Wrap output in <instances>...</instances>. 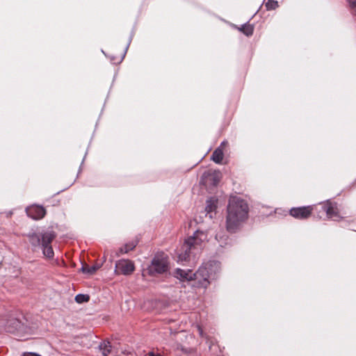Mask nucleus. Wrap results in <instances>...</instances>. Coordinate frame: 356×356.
Listing matches in <instances>:
<instances>
[{
    "mask_svg": "<svg viewBox=\"0 0 356 356\" xmlns=\"http://www.w3.org/2000/svg\"><path fill=\"white\" fill-rule=\"evenodd\" d=\"M248 213L249 207L245 200L238 197H230L227 208V230L235 233L248 219Z\"/></svg>",
    "mask_w": 356,
    "mask_h": 356,
    "instance_id": "f257e3e1",
    "label": "nucleus"
},
{
    "mask_svg": "<svg viewBox=\"0 0 356 356\" xmlns=\"http://www.w3.org/2000/svg\"><path fill=\"white\" fill-rule=\"evenodd\" d=\"M207 240L206 232L200 230L195 232L193 236L185 239L181 248L177 250L178 262L189 261L191 254L195 255L198 253Z\"/></svg>",
    "mask_w": 356,
    "mask_h": 356,
    "instance_id": "f03ea898",
    "label": "nucleus"
},
{
    "mask_svg": "<svg viewBox=\"0 0 356 356\" xmlns=\"http://www.w3.org/2000/svg\"><path fill=\"white\" fill-rule=\"evenodd\" d=\"M220 270V263L216 261H210L201 266L193 275L195 280L198 281L200 286L207 288L211 282L216 278V275Z\"/></svg>",
    "mask_w": 356,
    "mask_h": 356,
    "instance_id": "7ed1b4c3",
    "label": "nucleus"
},
{
    "mask_svg": "<svg viewBox=\"0 0 356 356\" xmlns=\"http://www.w3.org/2000/svg\"><path fill=\"white\" fill-rule=\"evenodd\" d=\"M148 273L150 275L156 274H162L168 270V261L167 257L163 255H156L147 268Z\"/></svg>",
    "mask_w": 356,
    "mask_h": 356,
    "instance_id": "20e7f679",
    "label": "nucleus"
},
{
    "mask_svg": "<svg viewBox=\"0 0 356 356\" xmlns=\"http://www.w3.org/2000/svg\"><path fill=\"white\" fill-rule=\"evenodd\" d=\"M314 210H318V207L316 205L293 207L289 210V214L296 219L305 220L311 216Z\"/></svg>",
    "mask_w": 356,
    "mask_h": 356,
    "instance_id": "39448f33",
    "label": "nucleus"
},
{
    "mask_svg": "<svg viewBox=\"0 0 356 356\" xmlns=\"http://www.w3.org/2000/svg\"><path fill=\"white\" fill-rule=\"evenodd\" d=\"M316 206L318 207V210H316V211L318 213H325L326 216L328 218L336 220L339 217V209L337 204L335 202L327 201Z\"/></svg>",
    "mask_w": 356,
    "mask_h": 356,
    "instance_id": "423d86ee",
    "label": "nucleus"
},
{
    "mask_svg": "<svg viewBox=\"0 0 356 356\" xmlns=\"http://www.w3.org/2000/svg\"><path fill=\"white\" fill-rule=\"evenodd\" d=\"M115 270L124 275H131L135 270L134 264L129 259H121L115 264Z\"/></svg>",
    "mask_w": 356,
    "mask_h": 356,
    "instance_id": "0eeeda50",
    "label": "nucleus"
},
{
    "mask_svg": "<svg viewBox=\"0 0 356 356\" xmlns=\"http://www.w3.org/2000/svg\"><path fill=\"white\" fill-rule=\"evenodd\" d=\"M0 326L5 327V329L8 332H15L22 330V323L17 318H10L6 321L0 323Z\"/></svg>",
    "mask_w": 356,
    "mask_h": 356,
    "instance_id": "6e6552de",
    "label": "nucleus"
},
{
    "mask_svg": "<svg viewBox=\"0 0 356 356\" xmlns=\"http://www.w3.org/2000/svg\"><path fill=\"white\" fill-rule=\"evenodd\" d=\"M26 213L30 218L34 220H39L45 216L46 211L41 206H33L26 209Z\"/></svg>",
    "mask_w": 356,
    "mask_h": 356,
    "instance_id": "1a4fd4ad",
    "label": "nucleus"
},
{
    "mask_svg": "<svg viewBox=\"0 0 356 356\" xmlns=\"http://www.w3.org/2000/svg\"><path fill=\"white\" fill-rule=\"evenodd\" d=\"M193 274L194 273H193L191 270H185L180 268H177L175 271V276L181 281H191L195 280Z\"/></svg>",
    "mask_w": 356,
    "mask_h": 356,
    "instance_id": "9d476101",
    "label": "nucleus"
},
{
    "mask_svg": "<svg viewBox=\"0 0 356 356\" xmlns=\"http://www.w3.org/2000/svg\"><path fill=\"white\" fill-rule=\"evenodd\" d=\"M56 238V234L55 232L51 231V232H46L44 234L41 235V245L42 246H47L51 245V243L53 241V240Z\"/></svg>",
    "mask_w": 356,
    "mask_h": 356,
    "instance_id": "9b49d317",
    "label": "nucleus"
},
{
    "mask_svg": "<svg viewBox=\"0 0 356 356\" xmlns=\"http://www.w3.org/2000/svg\"><path fill=\"white\" fill-rule=\"evenodd\" d=\"M224 157L223 149L221 147L216 148L211 155V160L216 163H221Z\"/></svg>",
    "mask_w": 356,
    "mask_h": 356,
    "instance_id": "f8f14e48",
    "label": "nucleus"
},
{
    "mask_svg": "<svg viewBox=\"0 0 356 356\" xmlns=\"http://www.w3.org/2000/svg\"><path fill=\"white\" fill-rule=\"evenodd\" d=\"M27 236L29 238V241L30 243L33 246L38 247L41 245V236L40 235H39L35 232H32V233H29V234H27Z\"/></svg>",
    "mask_w": 356,
    "mask_h": 356,
    "instance_id": "ddd939ff",
    "label": "nucleus"
},
{
    "mask_svg": "<svg viewBox=\"0 0 356 356\" xmlns=\"http://www.w3.org/2000/svg\"><path fill=\"white\" fill-rule=\"evenodd\" d=\"M137 241H132L131 242L126 243L123 247L119 249V253H118V255L119 256L120 254L127 253L130 250H134L135 247L137 245Z\"/></svg>",
    "mask_w": 356,
    "mask_h": 356,
    "instance_id": "4468645a",
    "label": "nucleus"
},
{
    "mask_svg": "<svg viewBox=\"0 0 356 356\" xmlns=\"http://www.w3.org/2000/svg\"><path fill=\"white\" fill-rule=\"evenodd\" d=\"M237 29L246 36H251L254 32V26L248 23L244 24L241 27H238Z\"/></svg>",
    "mask_w": 356,
    "mask_h": 356,
    "instance_id": "2eb2a0df",
    "label": "nucleus"
},
{
    "mask_svg": "<svg viewBox=\"0 0 356 356\" xmlns=\"http://www.w3.org/2000/svg\"><path fill=\"white\" fill-rule=\"evenodd\" d=\"M217 208V200L213 198H210L207 201L205 211L207 214H210L211 212L215 211Z\"/></svg>",
    "mask_w": 356,
    "mask_h": 356,
    "instance_id": "dca6fc26",
    "label": "nucleus"
},
{
    "mask_svg": "<svg viewBox=\"0 0 356 356\" xmlns=\"http://www.w3.org/2000/svg\"><path fill=\"white\" fill-rule=\"evenodd\" d=\"M99 348L104 356H107L111 351V345L109 341H104L100 343Z\"/></svg>",
    "mask_w": 356,
    "mask_h": 356,
    "instance_id": "f3484780",
    "label": "nucleus"
},
{
    "mask_svg": "<svg viewBox=\"0 0 356 356\" xmlns=\"http://www.w3.org/2000/svg\"><path fill=\"white\" fill-rule=\"evenodd\" d=\"M100 268V266L96 265L92 266H83L81 268V270L84 273H88V274H93L95 273L99 268Z\"/></svg>",
    "mask_w": 356,
    "mask_h": 356,
    "instance_id": "a211bd4d",
    "label": "nucleus"
},
{
    "mask_svg": "<svg viewBox=\"0 0 356 356\" xmlns=\"http://www.w3.org/2000/svg\"><path fill=\"white\" fill-rule=\"evenodd\" d=\"M89 300H90V296L86 294L79 293L75 296V301L79 304L83 303V302H87L89 301Z\"/></svg>",
    "mask_w": 356,
    "mask_h": 356,
    "instance_id": "6ab92c4d",
    "label": "nucleus"
},
{
    "mask_svg": "<svg viewBox=\"0 0 356 356\" xmlns=\"http://www.w3.org/2000/svg\"><path fill=\"white\" fill-rule=\"evenodd\" d=\"M279 6L278 2L275 0H268L265 3V7L266 8V10H275Z\"/></svg>",
    "mask_w": 356,
    "mask_h": 356,
    "instance_id": "aec40b11",
    "label": "nucleus"
},
{
    "mask_svg": "<svg viewBox=\"0 0 356 356\" xmlns=\"http://www.w3.org/2000/svg\"><path fill=\"white\" fill-rule=\"evenodd\" d=\"M43 248V254L48 258H52L54 255L51 245L42 246Z\"/></svg>",
    "mask_w": 356,
    "mask_h": 356,
    "instance_id": "412c9836",
    "label": "nucleus"
},
{
    "mask_svg": "<svg viewBox=\"0 0 356 356\" xmlns=\"http://www.w3.org/2000/svg\"><path fill=\"white\" fill-rule=\"evenodd\" d=\"M348 3L349 7L353 10V14H354L356 9V0H346Z\"/></svg>",
    "mask_w": 356,
    "mask_h": 356,
    "instance_id": "4be33fe9",
    "label": "nucleus"
},
{
    "mask_svg": "<svg viewBox=\"0 0 356 356\" xmlns=\"http://www.w3.org/2000/svg\"><path fill=\"white\" fill-rule=\"evenodd\" d=\"M22 356H40L38 354L33 353H24L22 355Z\"/></svg>",
    "mask_w": 356,
    "mask_h": 356,
    "instance_id": "5701e85b",
    "label": "nucleus"
},
{
    "mask_svg": "<svg viewBox=\"0 0 356 356\" xmlns=\"http://www.w3.org/2000/svg\"><path fill=\"white\" fill-rule=\"evenodd\" d=\"M213 185H216L218 183L219 180H220V179H219L218 175H214L213 177Z\"/></svg>",
    "mask_w": 356,
    "mask_h": 356,
    "instance_id": "b1692460",
    "label": "nucleus"
},
{
    "mask_svg": "<svg viewBox=\"0 0 356 356\" xmlns=\"http://www.w3.org/2000/svg\"><path fill=\"white\" fill-rule=\"evenodd\" d=\"M147 356H161L160 355H155L153 352H149Z\"/></svg>",
    "mask_w": 356,
    "mask_h": 356,
    "instance_id": "393cba45",
    "label": "nucleus"
},
{
    "mask_svg": "<svg viewBox=\"0 0 356 356\" xmlns=\"http://www.w3.org/2000/svg\"><path fill=\"white\" fill-rule=\"evenodd\" d=\"M227 143L226 141H223L221 143L219 147H221V148L223 149V147L227 145Z\"/></svg>",
    "mask_w": 356,
    "mask_h": 356,
    "instance_id": "a878e982",
    "label": "nucleus"
},
{
    "mask_svg": "<svg viewBox=\"0 0 356 356\" xmlns=\"http://www.w3.org/2000/svg\"><path fill=\"white\" fill-rule=\"evenodd\" d=\"M219 237H220V234H216V240H218V238H219Z\"/></svg>",
    "mask_w": 356,
    "mask_h": 356,
    "instance_id": "bb28decb",
    "label": "nucleus"
}]
</instances>
